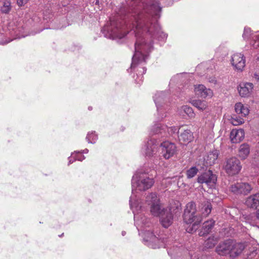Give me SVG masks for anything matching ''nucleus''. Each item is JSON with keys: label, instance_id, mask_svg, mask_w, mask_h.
<instances>
[{"label": "nucleus", "instance_id": "obj_1", "mask_svg": "<svg viewBox=\"0 0 259 259\" xmlns=\"http://www.w3.org/2000/svg\"><path fill=\"white\" fill-rule=\"evenodd\" d=\"M161 9L159 3L155 0L135 4L126 10L123 20L112 18L102 29L105 37L113 40L123 38L128 33V26L134 30L136 41L131 70H135L137 76L140 75L139 81L135 79L139 84L146 71L143 65L153 49V40H164L167 37L158 23Z\"/></svg>", "mask_w": 259, "mask_h": 259}, {"label": "nucleus", "instance_id": "obj_2", "mask_svg": "<svg viewBox=\"0 0 259 259\" xmlns=\"http://www.w3.org/2000/svg\"><path fill=\"white\" fill-rule=\"evenodd\" d=\"M150 171V168L145 164L133 175L131 180L132 194L130 199V205L134 214L135 225L139 234L143 238L144 243L149 247L155 249L170 244L165 235L160 234V233L158 234L157 231L154 234L150 230L147 229L150 226L149 220L144 213L147 209V205L145 201L144 203L137 198L138 191H146L154 184L153 177L149 175Z\"/></svg>", "mask_w": 259, "mask_h": 259}, {"label": "nucleus", "instance_id": "obj_3", "mask_svg": "<svg viewBox=\"0 0 259 259\" xmlns=\"http://www.w3.org/2000/svg\"><path fill=\"white\" fill-rule=\"evenodd\" d=\"M146 204L149 206L151 214L159 216L162 226L165 228L170 226L173 221V215L170 209H164L160 203L159 199L155 193L148 194L145 198Z\"/></svg>", "mask_w": 259, "mask_h": 259}, {"label": "nucleus", "instance_id": "obj_4", "mask_svg": "<svg viewBox=\"0 0 259 259\" xmlns=\"http://www.w3.org/2000/svg\"><path fill=\"white\" fill-rule=\"evenodd\" d=\"M183 218L186 224L192 223V226L187 229V231L190 233L196 231L202 220V217L196 213V204L193 202H190L186 205Z\"/></svg>", "mask_w": 259, "mask_h": 259}, {"label": "nucleus", "instance_id": "obj_5", "mask_svg": "<svg viewBox=\"0 0 259 259\" xmlns=\"http://www.w3.org/2000/svg\"><path fill=\"white\" fill-rule=\"evenodd\" d=\"M179 130L175 126L168 127L167 125L162 124L160 123H155L151 128L152 135H160L161 137H166L168 135L173 136L178 135Z\"/></svg>", "mask_w": 259, "mask_h": 259}, {"label": "nucleus", "instance_id": "obj_6", "mask_svg": "<svg viewBox=\"0 0 259 259\" xmlns=\"http://www.w3.org/2000/svg\"><path fill=\"white\" fill-rule=\"evenodd\" d=\"M154 101L157 107V111L159 119H162L167 116L164 111L167 109L165 107L166 94L164 92L156 93L154 96Z\"/></svg>", "mask_w": 259, "mask_h": 259}, {"label": "nucleus", "instance_id": "obj_7", "mask_svg": "<svg viewBox=\"0 0 259 259\" xmlns=\"http://www.w3.org/2000/svg\"><path fill=\"white\" fill-rule=\"evenodd\" d=\"M177 243L175 242V245L170 247H168V245H166L165 247L168 248L167 252L169 255L180 257L182 255L185 256L188 255L190 259H201L196 254L194 255L193 251L185 249L182 246H178Z\"/></svg>", "mask_w": 259, "mask_h": 259}, {"label": "nucleus", "instance_id": "obj_8", "mask_svg": "<svg viewBox=\"0 0 259 259\" xmlns=\"http://www.w3.org/2000/svg\"><path fill=\"white\" fill-rule=\"evenodd\" d=\"M242 166L239 159L233 157L226 160L224 165L225 171L229 175H234L239 172Z\"/></svg>", "mask_w": 259, "mask_h": 259}, {"label": "nucleus", "instance_id": "obj_9", "mask_svg": "<svg viewBox=\"0 0 259 259\" xmlns=\"http://www.w3.org/2000/svg\"><path fill=\"white\" fill-rule=\"evenodd\" d=\"M158 147L159 142L156 139L152 138L147 142L143 148V151L146 157L156 158Z\"/></svg>", "mask_w": 259, "mask_h": 259}, {"label": "nucleus", "instance_id": "obj_10", "mask_svg": "<svg viewBox=\"0 0 259 259\" xmlns=\"http://www.w3.org/2000/svg\"><path fill=\"white\" fill-rule=\"evenodd\" d=\"M242 37L244 39L249 41L250 47L253 49H257L259 47V35L257 32L253 33L249 27H245Z\"/></svg>", "mask_w": 259, "mask_h": 259}, {"label": "nucleus", "instance_id": "obj_11", "mask_svg": "<svg viewBox=\"0 0 259 259\" xmlns=\"http://www.w3.org/2000/svg\"><path fill=\"white\" fill-rule=\"evenodd\" d=\"M162 156L166 159H168L173 156L176 152L177 147L176 145L168 141H164L159 144Z\"/></svg>", "mask_w": 259, "mask_h": 259}, {"label": "nucleus", "instance_id": "obj_12", "mask_svg": "<svg viewBox=\"0 0 259 259\" xmlns=\"http://www.w3.org/2000/svg\"><path fill=\"white\" fill-rule=\"evenodd\" d=\"M217 177L212 174V171L208 170L200 175L197 179V182L200 184H205L208 187L212 188L217 182Z\"/></svg>", "mask_w": 259, "mask_h": 259}, {"label": "nucleus", "instance_id": "obj_13", "mask_svg": "<svg viewBox=\"0 0 259 259\" xmlns=\"http://www.w3.org/2000/svg\"><path fill=\"white\" fill-rule=\"evenodd\" d=\"M230 62L234 69L238 71H242L245 66V57L242 53L234 54L231 57Z\"/></svg>", "mask_w": 259, "mask_h": 259}, {"label": "nucleus", "instance_id": "obj_14", "mask_svg": "<svg viewBox=\"0 0 259 259\" xmlns=\"http://www.w3.org/2000/svg\"><path fill=\"white\" fill-rule=\"evenodd\" d=\"M230 191L234 194L247 195L252 190V187L247 183H236L230 187Z\"/></svg>", "mask_w": 259, "mask_h": 259}, {"label": "nucleus", "instance_id": "obj_15", "mask_svg": "<svg viewBox=\"0 0 259 259\" xmlns=\"http://www.w3.org/2000/svg\"><path fill=\"white\" fill-rule=\"evenodd\" d=\"M253 85L250 82H242L238 87V91L239 95L241 97H249L253 90Z\"/></svg>", "mask_w": 259, "mask_h": 259}, {"label": "nucleus", "instance_id": "obj_16", "mask_svg": "<svg viewBox=\"0 0 259 259\" xmlns=\"http://www.w3.org/2000/svg\"><path fill=\"white\" fill-rule=\"evenodd\" d=\"M194 91L198 96L204 98H210L213 96L212 91L209 89H207L203 84L195 85L194 86Z\"/></svg>", "mask_w": 259, "mask_h": 259}, {"label": "nucleus", "instance_id": "obj_17", "mask_svg": "<svg viewBox=\"0 0 259 259\" xmlns=\"http://www.w3.org/2000/svg\"><path fill=\"white\" fill-rule=\"evenodd\" d=\"M231 240H227L219 245L216 248V251L221 255L230 254Z\"/></svg>", "mask_w": 259, "mask_h": 259}, {"label": "nucleus", "instance_id": "obj_18", "mask_svg": "<svg viewBox=\"0 0 259 259\" xmlns=\"http://www.w3.org/2000/svg\"><path fill=\"white\" fill-rule=\"evenodd\" d=\"M230 257L234 258L241 253L245 248V245L242 243H237L231 240Z\"/></svg>", "mask_w": 259, "mask_h": 259}, {"label": "nucleus", "instance_id": "obj_19", "mask_svg": "<svg viewBox=\"0 0 259 259\" xmlns=\"http://www.w3.org/2000/svg\"><path fill=\"white\" fill-rule=\"evenodd\" d=\"M178 137L180 142L183 144H187L190 143L194 138L193 134L188 129H182Z\"/></svg>", "mask_w": 259, "mask_h": 259}, {"label": "nucleus", "instance_id": "obj_20", "mask_svg": "<svg viewBox=\"0 0 259 259\" xmlns=\"http://www.w3.org/2000/svg\"><path fill=\"white\" fill-rule=\"evenodd\" d=\"M244 137V132L242 129L233 130L230 133V139L232 143H237L241 141Z\"/></svg>", "mask_w": 259, "mask_h": 259}, {"label": "nucleus", "instance_id": "obj_21", "mask_svg": "<svg viewBox=\"0 0 259 259\" xmlns=\"http://www.w3.org/2000/svg\"><path fill=\"white\" fill-rule=\"evenodd\" d=\"M246 205L253 209H256L259 205V194L256 193L248 197L245 201Z\"/></svg>", "mask_w": 259, "mask_h": 259}, {"label": "nucleus", "instance_id": "obj_22", "mask_svg": "<svg viewBox=\"0 0 259 259\" xmlns=\"http://www.w3.org/2000/svg\"><path fill=\"white\" fill-rule=\"evenodd\" d=\"M219 154V152L217 150L210 152L204 158L206 164L209 165L213 164L218 157Z\"/></svg>", "mask_w": 259, "mask_h": 259}, {"label": "nucleus", "instance_id": "obj_23", "mask_svg": "<svg viewBox=\"0 0 259 259\" xmlns=\"http://www.w3.org/2000/svg\"><path fill=\"white\" fill-rule=\"evenodd\" d=\"M235 112L241 115V116L245 117L249 113V109L247 106H244L241 103L239 102L235 105Z\"/></svg>", "mask_w": 259, "mask_h": 259}, {"label": "nucleus", "instance_id": "obj_24", "mask_svg": "<svg viewBox=\"0 0 259 259\" xmlns=\"http://www.w3.org/2000/svg\"><path fill=\"white\" fill-rule=\"evenodd\" d=\"M214 224V221L213 220L205 221L203 224L202 230L199 233L200 236H204L207 234L212 229Z\"/></svg>", "mask_w": 259, "mask_h": 259}, {"label": "nucleus", "instance_id": "obj_25", "mask_svg": "<svg viewBox=\"0 0 259 259\" xmlns=\"http://www.w3.org/2000/svg\"><path fill=\"white\" fill-rule=\"evenodd\" d=\"M178 112L182 116H185L186 114L190 118H193L195 116V113L192 108L187 105L182 106L178 109Z\"/></svg>", "mask_w": 259, "mask_h": 259}, {"label": "nucleus", "instance_id": "obj_26", "mask_svg": "<svg viewBox=\"0 0 259 259\" xmlns=\"http://www.w3.org/2000/svg\"><path fill=\"white\" fill-rule=\"evenodd\" d=\"M250 149L248 145L246 144H242L239 149L238 156L242 159H245L248 155Z\"/></svg>", "mask_w": 259, "mask_h": 259}, {"label": "nucleus", "instance_id": "obj_27", "mask_svg": "<svg viewBox=\"0 0 259 259\" xmlns=\"http://www.w3.org/2000/svg\"><path fill=\"white\" fill-rule=\"evenodd\" d=\"M212 206L210 202L206 201L201 204V212L204 217H207L211 212Z\"/></svg>", "mask_w": 259, "mask_h": 259}, {"label": "nucleus", "instance_id": "obj_28", "mask_svg": "<svg viewBox=\"0 0 259 259\" xmlns=\"http://www.w3.org/2000/svg\"><path fill=\"white\" fill-rule=\"evenodd\" d=\"M85 139L89 143L94 144L97 141L98 136L95 131H91L88 133Z\"/></svg>", "mask_w": 259, "mask_h": 259}, {"label": "nucleus", "instance_id": "obj_29", "mask_svg": "<svg viewBox=\"0 0 259 259\" xmlns=\"http://www.w3.org/2000/svg\"><path fill=\"white\" fill-rule=\"evenodd\" d=\"M12 9L11 3L10 0H4L3 5L1 8V11L2 13L8 14Z\"/></svg>", "mask_w": 259, "mask_h": 259}, {"label": "nucleus", "instance_id": "obj_30", "mask_svg": "<svg viewBox=\"0 0 259 259\" xmlns=\"http://www.w3.org/2000/svg\"><path fill=\"white\" fill-rule=\"evenodd\" d=\"M192 104L200 110H203L207 107L206 103L204 101L200 100H193L191 102Z\"/></svg>", "mask_w": 259, "mask_h": 259}, {"label": "nucleus", "instance_id": "obj_31", "mask_svg": "<svg viewBox=\"0 0 259 259\" xmlns=\"http://www.w3.org/2000/svg\"><path fill=\"white\" fill-rule=\"evenodd\" d=\"M218 239L214 237H209L205 241V247L207 248H212L217 243Z\"/></svg>", "mask_w": 259, "mask_h": 259}, {"label": "nucleus", "instance_id": "obj_32", "mask_svg": "<svg viewBox=\"0 0 259 259\" xmlns=\"http://www.w3.org/2000/svg\"><path fill=\"white\" fill-rule=\"evenodd\" d=\"M198 172V169L196 167L193 166L187 170V177L188 179L193 178Z\"/></svg>", "mask_w": 259, "mask_h": 259}, {"label": "nucleus", "instance_id": "obj_33", "mask_svg": "<svg viewBox=\"0 0 259 259\" xmlns=\"http://www.w3.org/2000/svg\"><path fill=\"white\" fill-rule=\"evenodd\" d=\"M231 122L233 125L236 126L242 124L244 122V120L240 117H233L231 119Z\"/></svg>", "mask_w": 259, "mask_h": 259}, {"label": "nucleus", "instance_id": "obj_34", "mask_svg": "<svg viewBox=\"0 0 259 259\" xmlns=\"http://www.w3.org/2000/svg\"><path fill=\"white\" fill-rule=\"evenodd\" d=\"M75 158H74V160H78L80 161H82L85 159V157L83 155H81V153L80 151H75Z\"/></svg>", "mask_w": 259, "mask_h": 259}, {"label": "nucleus", "instance_id": "obj_35", "mask_svg": "<svg viewBox=\"0 0 259 259\" xmlns=\"http://www.w3.org/2000/svg\"><path fill=\"white\" fill-rule=\"evenodd\" d=\"M257 254L256 250H253L251 252H250L247 256L246 259H252Z\"/></svg>", "mask_w": 259, "mask_h": 259}, {"label": "nucleus", "instance_id": "obj_36", "mask_svg": "<svg viewBox=\"0 0 259 259\" xmlns=\"http://www.w3.org/2000/svg\"><path fill=\"white\" fill-rule=\"evenodd\" d=\"M75 153H76V152H74L72 153L71 156L68 158V165H70V164L72 163L75 160H74V158H75Z\"/></svg>", "mask_w": 259, "mask_h": 259}, {"label": "nucleus", "instance_id": "obj_37", "mask_svg": "<svg viewBox=\"0 0 259 259\" xmlns=\"http://www.w3.org/2000/svg\"><path fill=\"white\" fill-rule=\"evenodd\" d=\"M29 0H17V4L19 6H24Z\"/></svg>", "mask_w": 259, "mask_h": 259}, {"label": "nucleus", "instance_id": "obj_38", "mask_svg": "<svg viewBox=\"0 0 259 259\" xmlns=\"http://www.w3.org/2000/svg\"><path fill=\"white\" fill-rule=\"evenodd\" d=\"M208 81L210 83L215 84L217 82V79L214 76L209 77L207 78Z\"/></svg>", "mask_w": 259, "mask_h": 259}, {"label": "nucleus", "instance_id": "obj_39", "mask_svg": "<svg viewBox=\"0 0 259 259\" xmlns=\"http://www.w3.org/2000/svg\"><path fill=\"white\" fill-rule=\"evenodd\" d=\"M253 76L255 77V78L256 79H257V80L259 79V76H258V75L257 74V73L256 72H255L253 73Z\"/></svg>", "mask_w": 259, "mask_h": 259}, {"label": "nucleus", "instance_id": "obj_40", "mask_svg": "<svg viewBox=\"0 0 259 259\" xmlns=\"http://www.w3.org/2000/svg\"><path fill=\"white\" fill-rule=\"evenodd\" d=\"M81 153H88L89 152V150L88 149H85L81 151H80Z\"/></svg>", "mask_w": 259, "mask_h": 259}, {"label": "nucleus", "instance_id": "obj_41", "mask_svg": "<svg viewBox=\"0 0 259 259\" xmlns=\"http://www.w3.org/2000/svg\"><path fill=\"white\" fill-rule=\"evenodd\" d=\"M256 215L257 218H259V210H257L256 211Z\"/></svg>", "mask_w": 259, "mask_h": 259}, {"label": "nucleus", "instance_id": "obj_42", "mask_svg": "<svg viewBox=\"0 0 259 259\" xmlns=\"http://www.w3.org/2000/svg\"><path fill=\"white\" fill-rule=\"evenodd\" d=\"M126 234V232L125 231H122L121 233V234L122 236H124Z\"/></svg>", "mask_w": 259, "mask_h": 259}, {"label": "nucleus", "instance_id": "obj_43", "mask_svg": "<svg viewBox=\"0 0 259 259\" xmlns=\"http://www.w3.org/2000/svg\"><path fill=\"white\" fill-rule=\"evenodd\" d=\"M99 3V1L98 0H96V5H98Z\"/></svg>", "mask_w": 259, "mask_h": 259}, {"label": "nucleus", "instance_id": "obj_44", "mask_svg": "<svg viewBox=\"0 0 259 259\" xmlns=\"http://www.w3.org/2000/svg\"><path fill=\"white\" fill-rule=\"evenodd\" d=\"M12 39L10 40L9 41H7V42H5V43H4V44H8V42H10L11 41H12Z\"/></svg>", "mask_w": 259, "mask_h": 259}, {"label": "nucleus", "instance_id": "obj_45", "mask_svg": "<svg viewBox=\"0 0 259 259\" xmlns=\"http://www.w3.org/2000/svg\"><path fill=\"white\" fill-rule=\"evenodd\" d=\"M89 110H91V108L89 107Z\"/></svg>", "mask_w": 259, "mask_h": 259}]
</instances>
